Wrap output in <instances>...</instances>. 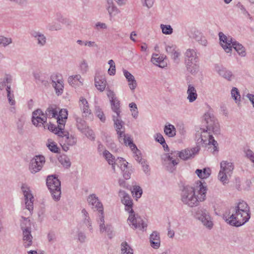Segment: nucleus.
<instances>
[{"label": "nucleus", "mask_w": 254, "mask_h": 254, "mask_svg": "<svg viewBox=\"0 0 254 254\" xmlns=\"http://www.w3.org/2000/svg\"><path fill=\"white\" fill-rule=\"evenodd\" d=\"M206 188L201 182L196 183L192 187L188 186L182 191V201L190 206L198 205L199 202L205 200Z\"/></svg>", "instance_id": "nucleus-1"}, {"label": "nucleus", "mask_w": 254, "mask_h": 254, "mask_svg": "<svg viewBox=\"0 0 254 254\" xmlns=\"http://www.w3.org/2000/svg\"><path fill=\"white\" fill-rule=\"evenodd\" d=\"M250 209L244 201H239L234 207L233 212L227 222L231 225L240 226L247 222L250 218Z\"/></svg>", "instance_id": "nucleus-2"}, {"label": "nucleus", "mask_w": 254, "mask_h": 254, "mask_svg": "<svg viewBox=\"0 0 254 254\" xmlns=\"http://www.w3.org/2000/svg\"><path fill=\"white\" fill-rule=\"evenodd\" d=\"M199 151L198 147H194L190 149H184L179 152L172 153L171 155L169 154L165 155L164 161L169 165L172 164L173 166L178 163V160L174 159V157L178 155L180 158L183 160H187L193 157Z\"/></svg>", "instance_id": "nucleus-3"}, {"label": "nucleus", "mask_w": 254, "mask_h": 254, "mask_svg": "<svg viewBox=\"0 0 254 254\" xmlns=\"http://www.w3.org/2000/svg\"><path fill=\"white\" fill-rule=\"evenodd\" d=\"M219 36L220 44L227 53L230 52L232 48L233 47L240 55L242 56L245 55V49L242 45L236 42H232V39L227 38L221 32L219 33Z\"/></svg>", "instance_id": "nucleus-4"}, {"label": "nucleus", "mask_w": 254, "mask_h": 254, "mask_svg": "<svg viewBox=\"0 0 254 254\" xmlns=\"http://www.w3.org/2000/svg\"><path fill=\"white\" fill-rule=\"evenodd\" d=\"M113 120L118 134L119 141L121 142L123 140L125 145H128L132 150H135L138 152L136 146L132 143L130 137L125 135L124 130H121L123 128V122L120 120V116L117 117L113 116Z\"/></svg>", "instance_id": "nucleus-5"}, {"label": "nucleus", "mask_w": 254, "mask_h": 254, "mask_svg": "<svg viewBox=\"0 0 254 254\" xmlns=\"http://www.w3.org/2000/svg\"><path fill=\"white\" fill-rule=\"evenodd\" d=\"M233 169L234 166L231 162L227 161H223L221 162L218 178L224 184L228 183L229 178L231 176Z\"/></svg>", "instance_id": "nucleus-6"}, {"label": "nucleus", "mask_w": 254, "mask_h": 254, "mask_svg": "<svg viewBox=\"0 0 254 254\" xmlns=\"http://www.w3.org/2000/svg\"><path fill=\"white\" fill-rule=\"evenodd\" d=\"M47 185L50 190L53 198L59 200L61 197V183L57 178L50 176L47 179Z\"/></svg>", "instance_id": "nucleus-7"}, {"label": "nucleus", "mask_w": 254, "mask_h": 254, "mask_svg": "<svg viewBox=\"0 0 254 254\" xmlns=\"http://www.w3.org/2000/svg\"><path fill=\"white\" fill-rule=\"evenodd\" d=\"M129 215L128 221L129 225H132L134 228L140 229H144L147 227V224L138 215H135L133 211L129 212Z\"/></svg>", "instance_id": "nucleus-8"}, {"label": "nucleus", "mask_w": 254, "mask_h": 254, "mask_svg": "<svg viewBox=\"0 0 254 254\" xmlns=\"http://www.w3.org/2000/svg\"><path fill=\"white\" fill-rule=\"evenodd\" d=\"M45 163V158L43 156H36L33 158L30 163V170L32 173H36L40 171Z\"/></svg>", "instance_id": "nucleus-9"}, {"label": "nucleus", "mask_w": 254, "mask_h": 254, "mask_svg": "<svg viewBox=\"0 0 254 254\" xmlns=\"http://www.w3.org/2000/svg\"><path fill=\"white\" fill-rule=\"evenodd\" d=\"M201 141L205 144L209 145H212L213 151H217L218 144L216 141L213 139V137L207 130H203L201 134Z\"/></svg>", "instance_id": "nucleus-10"}, {"label": "nucleus", "mask_w": 254, "mask_h": 254, "mask_svg": "<svg viewBox=\"0 0 254 254\" xmlns=\"http://www.w3.org/2000/svg\"><path fill=\"white\" fill-rule=\"evenodd\" d=\"M196 215L197 218L202 222L204 225L208 228L212 227L213 223L211 218L205 210H198Z\"/></svg>", "instance_id": "nucleus-11"}, {"label": "nucleus", "mask_w": 254, "mask_h": 254, "mask_svg": "<svg viewBox=\"0 0 254 254\" xmlns=\"http://www.w3.org/2000/svg\"><path fill=\"white\" fill-rule=\"evenodd\" d=\"M186 63L187 65L188 69L192 72V70L190 68L189 66L193 64V67L196 66L195 63L196 62V55L195 52L193 50L189 49L186 53Z\"/></svg>", "instance_id": "nucleus-12"}, {"label": "nucleus", "mask_w": 254, "mask_h": 254, "mask_svg": "<svg viewBox=\"0 0 254 254\" xmlns=\"http://www.w3.org/2000/svg\"><path fill=\"white\" fill-rule=\"evenodd\" d=\"M46 116L41 110L38 109L33 112L32 123L35 126H38L43 124L46 122Z\"/></svg>", "instance_id": "nucleus-13"}, {"label": "nucleus", "mask_w": 254, "mask_h": 254, "mask_svg": "<svg viewBox=\"0 0 254 254\" xmlns=\"http://www.w3.org/2000/svg\"><path fill=\"white\" fill-rule=\"evenodd\" d=\"M21 189L25 197L26 207L30 211L33 206V195L31 193L29 188L26 185H23Z\"/></svg>", "instance_id": "nucleus-14"}, {"label": "nucleus", "mask_w": 254, "mask_h": 254, "mask_svg": "<svg viewBox=\"0 0 254 254\" xmlns=\"http://www.w3.org/2000/svg\"><path fill=\"white\" fill-rule=\"evenodd\" d=\"M53 85L54 86L58 94L62 92L63 86V81L61 74H54L52 76Z\"/></svg>", "instance_id": "nucleus-15"}, {"label": "nucleus", "mask_w": 254, "mask_h": 254, "mask_svg": "<svg viewBox=\"0 0 254 254\" xmlns=\"http://www.w3.org/2000/svg\"><path fill=\"white\" fill-rule=\"evenodd\" d=\"M88 201L90 204L93 206V208L101 212L103 214V205L100 202L97 198L94 195H91L88 198Z\"/></svg>", "instance_id": "nucleus-16"}, {"label": "nucleus", "mask_w": 254, "mask_h": 254, "mask_svg": "<svg viewBox=\"0 0 254 254\" xmlns=\"http://www.w3.org/2000/svg\"><path fill=\"white\" fill-rule=\"evenodd\" d=\"M119 194L121 197H123L122 202L126 205V210L128 212H132L133 210L132 209V202L129 196L125 194L123 191H120Z\"/></svg>", "instance_id": "nucleus-17"}, {"label": "nucleus", "mask_w": 254, "mask_h": 254, "mask_svg": "<svg viewBox=\"0 0 254 254\" xmlns=\"http://www.w3.org/2000/svg\"><path fill=\"white\" fill-rule=\"evenodd\" d=\"M151 62L154 64L162 68L167 65V62L164 60V57L158 54L153 55L151 58Z\"/></svg>", "instance_id": "nucleus-18"}, {"label": "nucleus", "mask_w": 254, "mask_h": 254, "mask_svg": "<svg viewBox=\"0 0 254 254\" xmlns=\"http://www.w3.org/2000/svg\"><path fill=\"white\" fill-rule=\"evenodd\" d=\"M68 82L73 87H78L83 84V79L79 75L71 76L68 77Z\"/></svg>", "instance_id": "nucleus-19"}, {"label": "nucleus", "mask_w": 254, "mask_h": 254, "mask_svg": "<svg viewBox=\"0 0 254 254\" xmlns=\"http://www.w3.org/2000/svg\"><path fill=\"white\" fill-rule=\"evenodd\" d=\"M125 76L128 82V86L131 90H134L137 85L136 82L134 79V76L130 73L128 71L125 70L124 71Z\"/></svg>", "instance_id": "nucleus-20"}, {"label": "nucleus", "mask_w": 254, "mask_h": 254, "mask_svg": "<svg viewBox=\"0 0 254 254\" xmlns=\"http://www.w3.org/2000/svg\"><path fill=\"white\" fill-rule=\"evenodd\" d=\"M46 127H47V128L49 130L54 132L56 134H58L59 136H63L64 135H66V134H65L64 131L63 130V128H62V125H60V126H59V128H57L56 127L55 125H54V124L49 123V124H47Z\"/></svg>", "instance_id": "nucleus-21"}, {"label": "nucleus", "mask_w": 254, "mask_h": 254, "mask_svg": "<svg viewBox=\"0 0 254 254\" xmlns=\"http://www.w3.org/2000/svg\"><path fill=\"white\" fill-rule=\"evenodd\" d=\"M95 85L98 90L103 91L106 86V80L104 77H96L95 78Z\"/></svg>", "instance_id": "nucleus-22"}, {"label": "nucleus", "mask_w": 254, "mask_h": 254, "mask_svg": "<svg viewBox=\"0 0 254 254\" xmlns=\"http://www.w3.org/2000/svg\"><path fill=\"white\" fill-rule=\"evenodd\" d=\"M150 243L152 247L157 249L160 244V237L157 232H153L150 236Z\"/></svg>", "instance_id": "nucleus-23"}, {"label": "nucleus", "mask_w": 254, "mask_h": 254, "mask_svg": "<svg viewBox=\"0 0 254 254\" xmlns=\"http://www.w3.org/2000/svg\"><path fill=\"white\" fill-rule=\"evenodd\" d=\"M67 111L66 109H62L60 112L59 115L57 118V122L62 126H64V124L67 118Z\"/></svg>", "instance_id": "nucleus-24"}, {"label": "nucleus", "mask_w": 254, "mask_h": 254, "mask_svg": "<svg viewBox=\"0 0 254 254\" xmlns=\"http://www.w3.org/2000/svg\"><path fill=\"white\" fill-rule=\"evenodd\" d=\"M111 109L116 114V117H119L121 112L120 109V103L118 99L110 101Z\"/></svg>", "instance_id": "nucleus-25"}, {"label": "nucleus", "mask_w": 254, "mask_h": 254, "mask_svg": "<svg viewBox=\"0 0 254 254\" xmlns=\"http://www.w3.org/2000/svg\"><path fill=\"white\" fill-rule=\"evenodd\" d=\"M188 93V99L189 101L192 102L195 101L197 97L196 91L194 87L190 85L188 87L187 91Z\"/></svg>", "instance_id": "nucleus-26"}, {"label": "nucleus", "mask_w": 254, "mask_h": 254, "mask_svg": "<svg viewBox=\"0 0 254 254\" xmlns=\"http://www.w3.org/2000/svg\"><path fill=\"white\" fill-rule=\"evenodd\" d=\"M32 236L28 229L23 230V242L25 247H29L32 244Z\"/></svg>", "instance_id": "nucleus-27"}, {"label": "nucleus", "mask_w": 254, "mask_h": 254, "mask_svg": "<svg viewBox=\"0 0 254 254\" xmlns=\"http://www.w3.org/2000/svg\"><path fill=\"white\" fill-rule=\"evenodd\" d=\"M195 173L199 178L206 179L210 176L211 170L209 168H204L203 170L197 169Z\"/></svg>", "instance_id": "nucleus-28"}, {"label": "nucleus", "mask_w": 254, "mask_h": 254, "mask_svg": "<svg viewBox=\"0 0 254 254\" xmlns=\"http://www.w3.org/2000/svg\"><path fill=\"white\" fill-rule=\"evenodd\" d=\"M121 251L122 254H133V250L126 242L121 244Z\"/></svg>", "instance_id": "nucleus-29"}, {"label": "nucleus", "mask_w": 254, "mask_h": 254, "mask_svg": "<svg viewBox=\"0 0 254 254\" xmlns=\"http://www.w3.org/2000/svg\"><path fill=\"white\" fill-rule=\"evenodd\" d=\"M164 132L169 137H173L176 134V129L174 126L169 125L164 128Z\"/></svg>", "instance_id": "nucleus-30"}, {"label": "nucleus", "mask_w": 254, "mask_h": 254, "mask_svg": "<svg viewBox=\"0 0 254 254\" xmlns=\"http://www.w3.org/2000/svg\"><path fill=\"white\" fill-rule=\"evenodd\" d=\"M166 51L175 60L179 56V53L176 50V47L174 46H167Z\"/></svg>", "instance_id": "nucleus-31"}, {"label": "nucleus", "mask_w": 254, "mask_h": 254, "mask_svg": "<svg viewBox=\"0 0 254 254\" xmlns=\"http://www.w3.org/2000/svg\"><path fill=\"white\" fill-rule=\"evenodd\" d=\"M131 193L133 196L137 200L141 197L142 193V190L139 186H134L132 190H131Z\"/></svg>", "instance_id": "nucleus-32"}, {"label": "nucleus", "mask_w": 254, "mask_h": 254, "mask_svg": "<svg viewBox=\"0 0 254 254\" xmlns=\"http://www.w3.org/2000/svg\"><path fill=\"white\" fill-rule=\"evenodd\" d=\"M47 146L49 149L53 152L58 153L59 152V148L57 144L51 139L48 140Z\"/></svg>", "instance_id": "nucleus-33"}, {"label": "nucleus", "mask_w": 254, "mask_h": 254, "mask_svg": "<svg viewBox=\"0 0 254 254\" xmlns=\"http://www.w3.org/2000/svg\"><path fill=\"white\" fill-rule=\"evenodd\" d=\"M103 154L109 164L113 165L115 163V158H113V155L106 150L104 152ZM113 168L114 169H115L114 166H113Z\"/></svg>", "instance_id": "nucleus-34"}, {"label": "nucleus", "mask_w": 254, "mask_h": 254, "mask_svg": "<svg viewBox=\"0 0 254 254\" xmlns=\"http://www.w3.org/2000/svg\"><path fill=\"white\" fill-rule=\"evenodd\" d=\"M160 27L163 34L169 35L173 32V29L170 25L161 24Z\"/></svg>", "instance_id": "nucleus-35"}, {"label": "nucleus", "mask_w": 254, "mask_h": 254, "mask_svg": "<svg viewBox=\"0 0 254 254\" xmlns=\"http://www.w3.org/2000/svg\"><path fill=\"white\" fill-rule=\"evenodd\" d=\"M128 163L122 158H119L117 160V164L120 166V168L124 171L127 168Z\"/></svg>", "instance_id": "nucleus-36"}, {"label": "nucleus", "mask_w": 254, "mask_h": 254, "mask_svg": "<svg viewBox=\"0 0 254 254\" xmlns=\"http://www.w3.org/2000/svg\"><path fill=\"white\" fill-rule=\"evenodd\" d=\"M132 116L134 118H136L138 116V111L136 105L134 103H131L129 104Z\"/></svg>", "instance_id": "nucleus-37"}, {"label": "nucleus", "mask_w": 254, "mask_h": 254, "mask_svg": "<svg viewBox=\"0 0 254 254\" xmlns=\"http://www.w3.org/2000/svg\"><path fill=\"white\" fill-rule=\"evenodd\" d=\"M109 64L110 67L108 69V72L110 75H114L116 72L115 64L112 60H111L109 61Z\"/></svg>", "instance_id": "nucleus-38"}, {"label": "nucleus", "mask_w": 254, "mask_h": 254, "mask_svg": "<svg viewBox=\"0 0 254 254\" xmlns=\"http://www.w3.org/2000/svg\"><path fill=\"white\" fill-rule=\"evenodd\" d=\"M231 94L232 97L236 101H240V95L238 91L237 88L234 87L232 89Z\"/></svg>", "instance_id": "nucleus-39"}, {"label": "nucleus", "mask_w": 254, "mask_h": 254, "mask_svg": "<svg viewBox=\"0 0 254 254\" xmlns=\"http://www.w3.org/2000/svg\"><path fill=\"white\" fill-rule=\"evenodd\" d=\"M212 122V121L210 119V123L208 122H207V123L208 124L207 128L208 130H212L213 131H216L217 128V123H213V124L211 123Z\"/></svg>", "instance_id": "nucleus-40"}, {"label": "nucleus", "mask_w": 254, "mask_h": 254, "mask_svg": "<svg viewBox=\"0 0 254 254\" xmlns=\"http://www.w3.org/2000/svg\"><path fill=\"white\" fill-rule=\"evenodd\" d=\"M11 42L10 39L5 38L3 36H0V45L6 46Z\"/></svg>", "instance_id": "nucleus-41"}, {"label": "nucleus", "mask_w": 254, "mask_h": 254, "mask_svg": "<svg viewBox=\"0 0 254 254\" xmlns=\"http://www.w3.org/2000/svg\"><path fill=\"white\" fill-rule=\"evenodd\" d=\"M107 96L110 98V101H111V100H114L117 99L115 96V94L114 91L109 89V88H107Z\"/></svg>", "instance_id": "nucleus-42"}, {"label": "nucleus", "mask_w": 254, "mask_h": 254, "mask_svg": "<svg viewBox=\"0 0 254 254\" xmlns=\"http://www.w3.org/2000/svg\"><path fill=\"white\" fill-rule=\"evenodd\" d=\"M246 156L250 158L251 160L254 163V154L251 150L248 149L246 151Z\"/></svg>", "instance_id": "nucleus-43"}, {"label": "nucleus", "mask_w": 254, "mask_h": 254, "mask_svg": "<svg viewBox=\"0 0 254 254\" xmlns=\"http://www.w3.org/2000/svg\"><path fill=\"white\" fill-rule=\"evenodd\" d=\"M48 114L49 116H51L52 118H56L57 115V111L54 109H49L48 110Z\"/></svg>", "instance_id": "nucleus-44"}, {"label": "nucleus", "mask_w": 254, "mask_h": 254, "mask_svg": "<svg viewBox=\"0 0 254 254\" xmlns=\"http://www.w3.org/2000/svg\"><path fill=\"white\" fill-rule=\"evenodd\" d=\"M96 114L98 118L100 119L102 122H104L105 121V117L103 113L100 110H98L96 112Z\"/></svg>", "instance_id": "nucleus-45"}, {"label": "nucleus", "mask_w": 254, "mask_h": 254, "mask_svg": "<svg viewBox=\"0 0 254 254\" xmlns=\"http://www.w3.org/2000/svg\"><path fill=\"white\" fill-rule=\"evenodd\" d=\"M156 140L160 143L161 144H163L165 143V139L163 136L160 134H157L156 135Z\"/></svg>", "instance_id": "nucleus-46"}, {"label": "nucleus", "mask_w": 254, "mask_h": 254, "mask_svg": "<svg viewBox=\"0 0 254 254\" xmlns=\"http://www.w3.org/2000/svg\"><path fill=\"white\" fill-rule=\"evenodd\" d=\"M38 40L39 43L41 45H44L46 42L45 37L43 35H39L38 36Z\"/></svg>", "instance_id": "nucleus-47"}, {"label": "nucleus", "mask_w": 254, "mask_h": 254, "mask_svg": "<svg viewBox=\"0 0 254 254\" xmlns=\"http://www.w3.org/2000/svg\"><path fill=\"white\" fill-rule=\"evenodd\" d=\"M80 106L81 107L86 106V107H88V103L85 99L81 98L80 100Z\"/></svg>", "instance_id": "nucleus-48"}, {"label": "nucleus", "mask_w": 254, "mask_h": 254, "mask_svg": "<svg viewBox=\"0 0 254 254\" xmlns=\"http://www.w3.org/2000/svg\"><path fill=\"white\" fill-rule=\"evenodd\" d=\"M108 11L110 13V15H114L115 13H114V12H116L117 11L116 8H115V7L114 6H112V7H110L109 6L108 8Z\"/></svg>", "instance_id": "nucleus-49"}, {"label": "nucleus", "mask_w": 254, "mask_h": 254, "mask_svg": "<svg viewBox=\"0 0 254 254\" xmlns=\"http://www.w3.org/2000/svg\"><path fill=\"white\" fill-rule=\"evenodd\" d=\"M10 88L9 87H7V96H8V100L9 101V103L11 104V105H13L14 104V100H12V99L11 98L10 95Z\"/></svg>", "instance_id": "nucleus-50"}, {"label": "nucleus", "mask_w": 254, "mask_h": 254, "mask_svg": "<svg viewBox=\"0 0 254 254\" xmlns=\"http://www.w3.org/2000/svg\"><path fill=\"white\" fill-rule=\"evenodd\" d=\"M146 6L148 7L152 6L153 4V0H144Z\"/></svg>", "instance_id": "nucleus-51"}, {"label": "nucleus", "mask_w": 254, "mask_h": 254, "mask_svg": "<svg viewBox=\"0 0 254 254\" xmlns=\"http://www.w3.org/2000/svg\"><path fill=\"white\" fill-rule=\"evenodd\" d=\"M247 97L249 99V100L252 103L253 106L254 107V95L253 94H248L247 95Z\"/></svg>", "instance_id": "nucleus-52"}, {"label": "nucleus", "mask_w": 254, "mask_h": 254, "mask_svg": "<svg viewBox=\"0 0 254 254\" xmlns=\"http://www.w3.org/2000/svg\"><path fill=\"white\" fill-rule=\"evenodd\" d=\"M62 162V164L65 166V167H68L70 165V163L68 160H65L64 162V163L62 161V159L60 160Z\"/></svg>", "instance_id": "nucleus-53"}, {"label": "nucleus", "mask_w": 254, "mask_h": 254, "mask_svg": "<svg viewBox=\"0 0 254 254\" xmlns=\"http://www.w3.org/2000/svg\"><path fill=\"white\" fill-rule=\"evenodd\" d=\"M224 76L225 77V78H227L228 80H230L231 77L232 76V74L230 72L227 71L224 74Z\"/></svg>", "instance_id": "nucleus-54"}, {"label": "nucleus", "mask_w": 254, "mask_h": 254, "mask_svg": "<svg viewBox=\"0 0 254 254\" xmlns=\"http://www.w3.org/2000/svg\"><path fill=\"white\" fill-rule=\"evenodd\" d=\"M82 108H83V113L84 114H85L86 116L87 115V114L90 113V110H89L88 106V107H86V106H83V107H82Z\"/></svg>", "instance_id": "nucleus-55"}, {"label": "nucleus", "mask_w": 254, "mask_h": 254, "mask_svg": "<svg viewBox=\"0 0 254 254\" xmlns=\"http://www.w3.org/2000/svg\"><path fill=\"white\" fill-rule=\"evenodd\" d=\"M119 5H123L126 3L127 0H115Z\"/></svg>", "instance_id": "nucleus-56"}, {"label": "nucleus", "mask_w": 254, "mask_h": 254, "mask_svg": "<svg viewBox=\"0 0 254 254\" xmlns=\"http://www.w3.org/2000/svg\"><path fill=\"white\" fill-rule=\"evenodd\" d=\"M147 49V46L146 44L144 43L141 46V50L142 51H146Z\"/></svg>", "instance_id": "nucleus-57"}, {"label": "nucleus", "mask_w": 254, "mask_h": 254, "mask_svg": "<svg viewBox=\"0 0 254 254\" xmlns=\"http://www.w3.org/2000/svg\"><path fill=\"white\" fill-rule=\"evenodd\" d=\"M136 36V34L134 32H131V33L130 34V36L131 40H132L134 42L135 41V40L134 37Z\"/></svg>", "instance_id": "nucleus-58"}, {"label": "nucleus", "mask_w": 254, "mask_h": 254, "mask_svg": "<svg viewBox=\"0 0 254 254\" xmlns=\"http://www.w3.org/2000/svg\"><path fill=\"white\" fill-rule=\"evenodd\" d=\"M168 235L170 238H173L174 236V232L173 231H168Z\"/></svg>", "instance_id": "nucleus-59"}, {"label": "nucleus", "mask_w": 254, "mask_h": 254, "mask_svg": "<svg viewBox=\"0 0 254 254\" xmlns=\"http://www.w3.org/2000/svg\"><path fill=\"white\" fill-rule=\"evenodd\" d=\"M66 139L67 140H68V139L70 140V143H69L70 145H72L74 143H75V140H74V139L73 138H69V137H67Z\"/></svg>", "instance_id": "nucleus-60"}, {"label": "nucleus", "mask_w": 254, "mask_h": 254, "mask_svg": "<svg viewBox=\"0 0 254 254\" xmlns=\"http://www.w3.org/2000/svg\"><path fill=\"white\" fill-rule=\"evenodd\" d=\"M96 26L97 27L100 26L102 28H106V26L105 24H104V23H101V24L98 23L96 24Z\"/></svg>", "instance_id": "nucleus-61"}, {"label": "nucleus", "mask_w": 254, "mask_h": 254, "mask_svg": "<svg viewBox=\"0 0 254 254\" xmlns=\"http://www.w3.org/2000/svg\"><path fill=\"white\" fill-rule=\"evenodd\" d=\"M88 46L90 47L96 46V45L95 44L94 42H88Z\"/></svg>", "instance_id": "nucleus-62"}, {"label": "nucleus", "mask_w": 254, "mask_h": 254, "mask_svg": "<svg viewBox=\"0 0 254 254\" xmlns=\"http://www.w3.org/2000/svg\"><path fill=\"white\" fill-rule=\"evenodd\" d=\"M124 178L126 179H128L129 178H130V175L129 174V173H125L124 174Z\"/></svg>", "instance_id": "nucleus-63"}, {"label": "nucleus", "mask_w": 254, "mask_h": 254, "mask_svg": "<svg viewBox=\"0 0 254 254\" xmlns=\"http://www.w3.org/2000/svg\"><path fill=\"white\" fill-rule=\"evenodd\" d=\"M87 64L84 62L83 63H82L81 64L82 68H86L87 67Z\"/></svg>", "instance_id": "nucleus-64"}]
</instances>
